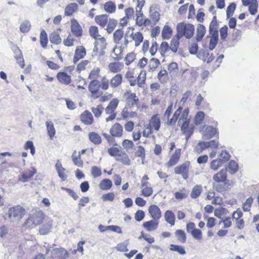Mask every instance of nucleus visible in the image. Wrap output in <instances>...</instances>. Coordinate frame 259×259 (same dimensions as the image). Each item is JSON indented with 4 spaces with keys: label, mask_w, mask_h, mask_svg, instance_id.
<instances>
[{
    "label": "nucleus",
    "mask_w": 259,
    "mask_h": 259,
    "mask_svg": "<svg viewBox=\"0 0 259 259\" xmlns=\"http://www.w3.org/2000/svg\"><path fill=\"white\" fill-rule=\"evenodd\" d=\"M18 53L19 54L15 57V58L17 60V63L19 64V66L22 68H23L25 66V64L22 52L19 49H18Z\"/></svg>",
    "instance_id": "obj_59"
},
{
    "label": "nucleus",
    "mask_w": 259,
    "mask_h": 259,
    "mask_svg": "<svg viewBox=\"0 0 259 259\" xmlns=\"http://www.w3.org/2000/svg\"><path fill=\"white\" fill-rule=\"evenodd\" d=\"M207 142H199L196 146V150L198 153H201L204 149L208 148Z\"/></svg>",
    "instance_id": "obj_55"
},
{
    "label": "nucleus",
    "mask_w": 259,
    "mask_h": 259,
    "mask_svg": "<svg viewBox=\"0 0 259 259\" xmlns=\"http://www.w3.org/2000/svg\"><path fill=\"white\" fill-rule=\"evenodd\" d=\"M102 174V171L100 168L96 166L92 167L91 168V175L94 178H97L101 176Z\"/></svg>",
    "instance_id": "obj_56"
},
{
    "label": "nucleus",
    "mask_w": 259,
    "mask_h": 259,
    "mask_svg": "<svg viewBox=\"0 0 259 259\" xmlns=\"http://www.w3.org/2000/svg\"><path fill=\"white\" fill-rule=\"evenodd\" d=\"M57 78L62 84H68L71 83V79L69 75L64 72H59L57 74Z\"/></svg>",
    "instance_id": "obj_23"
},
{
    "label": "nucleus",
    "mask_w": 259,
    "mask_h": 259,
    "mask_svg": "<svg viewBox=\"0 0 259 259\" xmlns=\"http://www.w3.org/2000/svg\"><path fill=\"white\" fill-rule=\"evenodd\" d=\"M164 218L165 221L171 226H174L175 225V215L171 210H168L165 211L164 213Z\"/></svg>",
    "instance_id": "obj_33"
},
{
    "label": "nucleus",
    "mask_w": 259,
    "mask_h": 259,
    "mask_svg": "<svg viewBox=\"0 0 259 259\" xmlns=\"http://www.w3.org/2000/svg\"><path fill=\"white\" fill-rule=\"evenodd\" d=\"M89 139L95 144H99L101 143V138L98 134L95 132H91L89 134Z\"/></svg>",
    "instance_id": "obj_42"
},
{
    "label": "nucleus",
    "mask_w": 259,
    "mask_h": 259,
    "mask_svg": "<svg viewBox=\"0 0 259 259\" xmlns=\"http://www.w3.org/2000/svg\"><path fill=\"white\" fill-rule=\"evenodd\" d=\"M218 134L217 130L212 126H207L203 131V137L205 139H209Z\"/></svg>",
    "instance_id": "obj_25"
},
{
    "label": "nucleus",
    "mask_w": 259,
    "mask_h": 259,
    "mask_svg": "<svg viewBox=\"0 0 259 259\" xmlns=\"http://www.w3.org/2000/svg\"><path fill=\"white\" fill-rule=\"evenodd\" d=\"M161 122L158 114H155L152 116L150 120L149 126L151 129L154 128L156 131H158L160 128Z\"/></svg>",
    "instance_id": "obj_16"
},
{
    "label": "nucleus",
    "mask_w": 259,
    "mask_h": 259,
    "mask_svg": "<svg viewBox=\"0 0 259 259\" xmlns=\"http://www.w3.org/2000/svg\"><path fill=\"white\" fill-rule=\"evenodd\" d=\"M148 211L150 215L154 220H157L161 217V212L160 209L156 205H151L149 207Z\"/></svg>",
    "instance_id": "obj_13"
},
{
    "label": "nucleus",
    "mask_w": 259,
    "mask_h": 259,
    "mask_svg": "<svg viewBox=\"0 0 259 259\" xmlns=\"http://www.w3.org/2000/svg\"><path fill=\"white\" fill-rule=\"evenodd\" d=\"M48 39L47 34L44 30H42L40 34V42L43 48H46L48 44Z\"/></svg>",
    "instance_id": "obj_47"
},
{
    "label": "nucleus",
    "mask_w": 259,
    "mask_h": 259,
    "mask_svg": "<svg viewBox=\"0 0 259 259\" xmlns=\"http://www.w3.org/2000/svg\"><path fill=\"white\" fill-rule=\"evenodd\" d=\"M122 127L118 123H115L111 127L110 133L112 136L121 137L122 134Z\"/></svg>",
    "instance_id": "obj_22"
},
{
    "label": "nucleus",
    "mask_w": 259,
    "mask_h": 259,
    "mask_svg": "<svg viewBox=\"0 0 259 259\" xmlns=\"http://www.w3.org/2000/svg\"><path fill=\"white\" fill-rule=\"evenodd\" d=\"M55 168L58 174L59 178L63 181H65L67 178V176L65 173L66 169L62 167V164L59 160L57 161L55 165Z\"/></svg>",
    "instance_id": "obj_21"
},
{
    "label": "nucleus",
    "mask_w": 259,
    "mask_h": 259,
    "mask_svg": "<svg viewBox=\"0 0 259 259\" xmlns=\"http://www.w3.org/2000/svg\"><path fill=\"white\" fill-rule=\"evenodd\" d=\"M146 79V72L145 71H141L137 78V84L140 88L143 87V84Z\"/></svg>",
    "instance_id": "obj_41"
},
{
    "label": "nucleus",
    "mask_w": 259,
    "mask_h": 259,
    "mask_svg": "<svg viewBox=\"0 0 259 259\" xmlns=\"http://www.w3.org/2000/svg\"><path fill=\"white\" fill-rule=\"evenodd\" d=\"M53 221L51 219L48 220L46 223L41 225L39 228V233L41 235L48 234L52 229Z\"/></svg>",
    "instance_id": "obj_12"
},
{
    "label": "nucleus",
    "mask_w": 259,
    "mask_h": 259,
    "mask_svg": "<svg viewBox=\"0 0 259 259\" xmlns=\"http://www.w3.org/2000/svg\"><path fill=\"white\" fill-rule=\"evenodd\" d=\"M169 249L178 252L181 255H184L186 253L185 248L181 245L171 244Z\"/></svg>",
    "instance_id": "obj_45"
},
{
    "label": "nucleus",
    "mask_w": 259,
    "mask_h": 259,
    "mask_svg": "<svg viewBox=\"0 0 259 259\" xmlns=\"http://www.w3.org/2000/svg\"><path fill=\"white\" fill-rule=\"evenodd\" d=\"M101 87V84L99 80L94 79L91 81L89 85V90L91 92L93 97L97 98L100 95L99 93V89Z\"/></svg>",
    "instance_id": "obj_7"
},
{
    "label": "nucleus",
    "mask_w": 259,
    "mask_h": 259,
    "mask_svg": "<svg viewBox=\"0 0 259 259\" xmlns=\"http://www.w3.org/2000/svg\"><path fill=\"white\" fill-rule=\"evenodd\" d=\"M144 37L141 32H134V28L128 27L124 34V39L122 45L123 47H127V45L133 41L135 42V46H139L143 41Z\"/></svg>",
    "instance_id": "obj_1"
},
{
    "label": "nucleus",
    "mask_w": 259,
    "mask_h": 259,
    "mask_svg": "<svg viewBox=\"0 0 259 259\" xmlns=\"http://www.w3.org/2000/svg\"><path fill=\"white\" fill-rule=\"evenodd\" d=\"M31 27V24L28 20H25L21 24L20 30L22 33H26L29 31Z\"/></svg>",
    "instance_id": "obj_50"
},
{
    "label": "nucleus",
    "mask_w": 259,
    "mask_h": 259,
    "mask_svg": "<svg viewBox=\"0 0 259 259\" xmlns=\"http://www.w3.org/2000/svg\"><path fill=\"white\" fill-rule=\"evenodd\" d=\"M224 164L223 161L218 158L211 162L210 167L211 169L216 170Z\"/></svg>",
    "instance_id": "obj_48"
},
{
    "label": "nucleus",
    "mask_w": 259,
    "mask_h": 259,
    "mask_svg": "<svg viewBox=\"0 0 259 259\" xmlns=\"http://www.w3.org/2000/svg\"><path fill=\"white\" fill-rule=\"evenodd\" d=\"M122 50L120 47L115 48L113 51V53L114 54L115 57H113V59L115 61H119L123 58L122 54Z\"/></svg>",
    "instance_id": "obj_49"
},
{
    "label": "nucleus",
    "mask_w": 259,
    "mask_h": 259,
    "mask_svg": "<svg viewBox=\"0 0 259 259\" xmlns=\"http://www.w3.org/2000/svg\"><path fill=\"white\" fill-rule=\"evenodd\" d=\"M78 9V5L76 3H73L68 5L65 9V15L66 16H71Z\"/></svg>",
    "instance_id": "obj_29"
},
{
    "label": "nucleus",
    "mask_w": 259,
    "mask_h": 259,
    "mask_svg": "<svg viewBox=\"0 0 259 259\" xmlns=\"http://www.w3.org/2000/svg\"><path fill=\"white\" fill-rule=\"evenodd\" d=\"M25 213V209L20 205H17L10 207L7 214L11 222L18 223L22 219Z\"/></svg>",
    "instance_id": "obj_3"
},
{
    "label": "nucleus",
    "mask_w": 259,
    "mask_h": 259,
    "mask_svg": "<svg viewBox=\"0 0 259 259\" xmlns=\"http://www.w3.org/2000/svg\"><path fill=\"white\" fill-rule=\"evenodd\" d=\"M123 77L121 74H116L111 78L110 81V85L113 88L119 87L122 82Z\"/></svg>",
    "instance_id": "obj_24"
},
{
    "label": "nucleus",
    "mask_w": 259,
    "mask_h": 259,
    "mask_svg": "<svg viewBox=\"0 0 259 259\" xmlns=\"http://www.w3.org/2000/svg\"><path fill=\"white\" fill-rule=\"evenodd\" d=\"M206 33V28L202 24H198L196 29V40L199 42L202 40L203 37Z\"/></svg>",
    "instance_id": "obj_26"
},
{
    "label": "nucleus",
    "mask_w": 259,
    "mask_h": 259,
    "mask_svg": "<svg viewBox=\"0 0 259 259\" xmlns=\"http://www.w3.org/2000/svg\"><path fill=\"white\" fill-rule=\"evenodd\" d=\"M95 21L101 27H104L108 22V16L106 14L97 16L95 17Z\"/></svg>",
    "instance_id": "obj_36"
},
{
    "label": "nucleus",
    "mask_w": 259,
    "mask_h": 259,
    "mask_svg": "<svg viewBox=\"0 0 259 259\" xmlns=\"http://www.w3.org/2000/svg\"><path fill=\"white\" fill-rule=\"evenodd\" d=\"M116 160L122 162L123 164L127 165L131 164V160L128 155L124 151H121L115 158Z\"/></svg>",
    "instance_id": "obj_28"
},
{
    "label": "nucleus",
    "mask_w": 259,
    "mask_h": 259,
    "mask_svg": "<svg viewBox=\"0 0 259 259\" xmlns=\"http://www.w3.org/2000/svg\"><path fill=\"white\" fill-rule=\"evenodd\" d=\"M112 186V181L109 179H104L101 181L99 184V187L103 190L110 189Z\"/></svg>",
    "instance_id": "obj_37"
},
{
    "label": "nucleus",
    "mask_w": 259,
    "mask_h": 259,
    "mask_svg": "<svg viewBox=\"0 0 259 259\" xmlns=\"http://www.w3.org/2000/svg\"><path fill=\"white\" fill-rule=\"evenodd\" d=\"M182 108L180 107L174 113L172 118L169 122V124L170 125H174L177 121L179 117L180 116Z\"/></svg>",
    "instance_id": "obj_52"
},
{
    "label": "nucleus",
    "mask_w": 259,
    "mask_h": 259,
    "mask_svg": "<svg viewBox=\"0 0 259 259\" xmlns=\"http://www.w3.org/2000/svg\"><path fill=\"white\" fill-rule=\"evenodd\" d=\"M253 198L252 197H249L246 199L242 207L244 211H249L250 210Z\"/></svg>",
    "instance_id": "obj_60"
},
{
    "label": "nucleus",
    "mask_w": 259,
    "mask_h": 259,
    "mask_svg": "<svg viewBox=\"0 0 259 259\" xmlns=\"http://www.w3.org/2000/svg\"><path fill=\"white\" fill-rule=\"evenodd\" d=\"M207 38L209 39V42L208 45V48L210 51L213 50L216 45H217L219 40V33H213V34H208L206 36Z\"/></svg>",
    "instance_id": "obj_15"
},
{
    "label": "nucleus",
    "mask_w": 259,
    "mask_h": 259,
    "mask_svg": "<svg viewBox=\"0 0 259 259\" xmlns=\"http://www.w3.org/2000/svg\"><path fill=\"white\" fill-rule=\"evenodd\" d=\"M136 113L135 112H132L131 113H128L126 108H124L122 112L121 115L124 119H128L130 118L133 117L136 115Z\"/></svg>",
    "instance_id": "obj_63"
},
{
    "label": "nucleus",
    "mask_w": 259,
    "mask_h": 259,
    "mask_svg": "<svg viewBox=\"0 0 259 259\" xmlns=\"http://www.w3.org/2000/svg\"><path fill=\"white\" fill-rule=\"evenodd\" d=\"M89 32L91 36L95 39L98 38L100 35L98 34V28L96 26H92L90 27Z\"/></svg>",
    "instance_id": "obj_57"
},
{
    "label": "nucleus",
    "mask_w": 259,
    "mask_h": 259,
    "mask_svg": "<svg viewBox=\"0 0 259 259\" xmlns=\"http://www.w3.org/2000/svg\"><path fill=\"white\" fill-rule=\"evenodd\" d=\"M204 118V114L202 111H199L195 115L194 123L198 125L201 123Z\"/></svg>",
    "instance_id": "obj_58"
},
{
    "label": "nucleus",
    "mask_w": 259,
    "mask_h": 259,
    "mask_svg": "<svg viewBox=\"0 0 259 259\" xmlns=\"http://www.w3.org/2000/svg\"><path fill=\"white\" fill-rule=\"evenodd\" d=\"M126 101L129 106L133 107L138 105L139 98L135 93H131L127 97Z\"/></svg>",
    "instance_id": "obj_32"
},
{
    "label": "nucleus",
    "mask_w": 259,
    "mask_h": 259,
    "mask_svg": "<svg viewBox=\"0 0 259 259\" xmlns=\"http://www.w3.org/2000/svg\"><path fill=\"white\" fill-rule=\"evenodd\" d=\"M230 156L226 151H223L219 155V158L225 163L230 159Z\"/></svg>",
    "instance_id": "obj_61"
},
{
    "label": "nucleus",
    "mask_w": 259,
    "mask_h": 259,
    "mask_svg": "<svg viewBox=\"0 0 259 259\" xmlns=\"http://www.w3.org/2000/svg\"><path fill=\"white\" fill-rule=\"evenodd\" d=\"M202 188L200 185H197L194 187L191 193V197L195 199L199 196L202 192Z\"/></svg>",
    "instance_id": "obj_40"
},
{
    "label": "nucleus",
    "mask_w": 259,
    "mask_h": 259,
    "mask_svg": "<svg viewBox=\"0 0 259 259\" xmlns=\"http://www.w3.org/2000/svg\"><path fill=\"white\" fill-rule=\"evenodd\" d=\"M48 134L50 138L52 140L56 134V130L53 123L51 121H47L46 122Z\"/></svg>",
    "instance_id": "obj_31"
},
{
    "label": "nucleus",
    "mask_w": 259,
    "mask_h": 259,
    "mask_svg": "<svg viewBox=\"0 0 259 259\" xmlns=\"http://www.w3.org/2000/svg\"><path fill=\"white\" fill-rule=\"evenodd\" d=\"M50 41L54 44L58 45L61 42V38L60 35L56 33H52L50 36Z\"/></svg>",
    "instance_id": "obj_51"
},
{
    "label": "nucleus",
    "mask_w": 259,
    "mask_h": 259,
    "mask_svg": "<svg viewBox=\"0 0 259 259\" xmlns=\"http://www.w3.org/2000/svg\"><path fill=\"white\" fill-rule=\"evenodd\" d=\"M124 34L122 29L116 30L113 33L114 42L117 44H120L123 37H124Z\"/></svg>",
    "instance_id": "obj_34"
},
{
    "label": "nucleus",
    "mask_w": 259,
    "mask_h": 259,
    "mask_svg": "<svg viewBox=\"0 0 259 259\" xmlns=\"http://www.w3.org/2000/svg\"><path fill=\"white\" fill-rule=\"evenodd\" d=\"M36 172L37 169L34 167L26 168L19 176L18 181L23 183L27 182Z\"/></svg>",
    "instance_id": "obj_5"
},
{
    "label": "nucleus",
    "mask_w": 259,
    "mask_h": 259,
    "mask_svg": "<svg viewBox=\"0 0 259 259\" xmlns=\"http://www.w3.org/2000/svg\"><path fill=\"white\" fill-rule=\"evenodd\" d=\"M194 26L190 23H179L177 26V35L181 38L185 36L187 39L192 38L194 34Z\"/></svg>",
    "instance_id": "obj_2"
},
{
    "label": "nucleus",
    "mask_w": 259,
    "mask_h": 259,
    "mask_svg": "<svg viewBox=\"0 0 259 259\" xmlns=\"http://www.w3.org/2000/svg\"><path fill=\"white\" fill-rule=\"evenodd\" d=\"M85 55V49L83 46H77L73 59L74 63H76L79 59L83 58Z\"/></svg>",
    "instance_id": "obj_11"
},
{
    "label": "nucleus",
    "mask_w": 259,
    "mask_h": 259,
    "mask_svg": "<svg viewBox=\"0 0 259 259\" xmlns=\"http://www.w3.org/2000/svg\"><path fill=\"white\" fill-rule=\"evenodd\" d=\"M181 38L179 37L177 34L172 38L170 41V46L169 49L174 52L176 53L178 51V48L180 44V39Z\"/></svg>",
    "instance_id": "obj_35"
},
{
    "label": "nucleus",
    "mask_w": 259,
    "mask_h": 259,
    "mask_svg": "<svg viewBox=\"0 0 259 259\" xmlns=\"http://www.w3.org/2000/svg\"><path fill=\"white\" fill-rule=\"evenodd\" d=\"M80 120L85 124H91L93 122L94 118L92 114L85 110L81 114Z\"/></svg>",
    "instance_id": "obj_17"
},
{
    "label": "nucleus",
    "mask_w": 259,
    "mask_h": 259,
    "mask_svg": "<svg viewBox=\"0 0 259 259\" xmlns=\"http://www.w3.org/2000/svg\"><path fill=\"white\" fill-rule=\"evenodd\" d=\"M172 29L169 26L165 25L162 31V36L163 39H168L171 36Z\"/></svg>",
    "instance_id": "obj_46"
},
{
    "label": "nucleus",
    "mask_w": 259,
    "mask_h": 259,
    "mask_svg": "<svg viewBox=\"0 0 259 259\" xmlns=\"http://www.w3.org/2000/svg\"><path fill=\"white\" fill-rule=\"evenodd\" d=\"M178 66L177 63L171 62L168 66V71L170 76L172 78L177 75L178 73Z\"/></svg>",
    "instance_id": "obj_30"
},
{
    "label": "nucleus",
    "mask_w": 259,
    "mask_h": 259,
    "mask_svg": "<svg viewBox=\"0 0 259 259\" xmlns=\"http://www.w3.org/2000/svg\"><path fill=\"white\" fill-rule=\"evenodd\" d=\"M222 223H223L224 228H228L232 225V222L231 218L229 217H224L220 222L219 224L220 225Z\"/></svg>",
    "instance_id": "obj_62"
},
{
    "label": "nucleus",
    "mask_w": 259,
    "mask_h": 259,
    "mask_svg": "<svg viewBox=\"0 0 259 259\" xmlns=\"http://www.w3.org/2000/svg\"><path fill=\"white\" fill-rule=\"evenodd\" d=\"M157 78L161 83H166L169 79L167 71L164 68L161 69L157 75Z\"/></svg>",
    "instance_id": "obj_27"
},
{
    "label": "nucleus",
    "mask_w": 259,
    "mask_h": 259,
    "mask_svg": "<svg viewBox=\"0 0 259 259\" xmlns=\"http://www.w3.org/2000/svg\"><path fill=\"white\" fill-rule=\"evenodd\" d=\"M158 221L152 220L144 223L143 226L148 231L151 232L155 230L158 228Z\"/></svg>",
    "instance_id": "obj_19"
},
{
    "label": "nucleus",
    "mask_w": 259,
    "mask_h": 259,
    "mask_svg": "<svg viewBox=\"0 0 259 259\" xmlns=\"http://www.w3.org/2000/svg\"><path fill=\"white\" fill-rule=\"evenodd\" d=\"M236 5L234 3H232L229 5L227 8L226 14L228 18L232 16L236 9Z\"/></svg>",
    "instance_id": "obj_54"
},
{
    "label": "nucleus",
    "mask_w": 259,
    "mask_h": 259,
    "mask_svg": "<svg viewBox=\"0 0 259 259\" xmlns=\"http://www.w3.org/2000/svg\"><path fill=\"white\" fill-rule=\"evenodd\" d=\"M105 11L109 13H113L116 10V6L115 4L111 2H107L104 4Z\"/></svg>",
    "instance_id": "obj_43"
},
{
    "label": "nucleus",
    "mask_w": 259,
    "mask_h": 259,
    "mask_svg": "<svg viewBox=\"0 0 259 259\" xmlns=\"http://www.w3.org/2000/svg\"><path fill=\"white\" fill-rule=\"evenodd\" d=\"M176 236L180 242L185 243L186 241V235L185 232L182 230H177L175 232Z\"/></svg>",
    "instance_id": "obj_44"
},
{
    "label": "nucleus",
    "mask_w": 259,
    "mask_h": 259,
    "mask_svg": "<svg viewBox=\"0 0 259 259\" xmlns=\"http://www.w3.org/2000/svg\"><path fill=\"white\" fill-rule=\"evenodd\" d=\"M100 69L99 68L94 69L90 73L89 78L93 80L97 79L99 76Z\"/></svg>",
    "instance_id": "obj_64"
},
{
    "label": "nucleus",
    "mask_w": 259,
    "mask_h": 259,
    "mask_svg": "<svg viewBox=\"0 0 259 259\" xmlns=\"http://www.w3.org/2000/svg\"><path fill=\"white\" fill-rule=\"evenodd\" d=\"M181 151L180 149H177L176 150L175 153L171 156L169 160L166 163L167 167H171L178 162L181 155Z\"/></svg>",
    "instance_id": "obj_18"
},
{
    "label": "nucleus",
    "mask_w": 259,
    "mask_h": 259,
    "mask_svg": "<svg viewBox=\"0 0 259 259\" xmlns=\"http://www.w3.org/2000/svg\"><path fill=\"white\" fill-rule=\"evenodd\" d=\"M123 67L124 64L122 62H111L108 65V69L112 73L119 72L123 69Z\"/></svg>",
    "instance_id": "obj_14"
},
{
    "label": "nucleus",
    "mask_w": 259,
    "mask_h": 259,
    "mask_svg": "<svg viewBox=\"0 0 259 259\" xmlns=\"http://www.w3.org/2000/svg\"><path fill=\"white\" fill-rule=\"evenodd\" d=\"M52 257L66 259L69 257L68 252L63 248H55L52 251Z\"/></svg>",
    "instance_id": "obj_9"
},
{
    "label": "nucleus",
    "mask_w": 259,
    "mask_h": 259,
    "mask_svg": "<svg viewBox=\"0 0 259 259\" xmlns=\"http://www.w3.org/2000/svg\"><path fill=\"white\" fill-rule=\"evenodd\" d=\"M117 24V22L116 20L110 19L108 22V25L106 29L107 31L109 33H111L115 28Z\"/></svg>",
    "instance_id": "obj_53"
},
{
    "label": "nucleus",
    "mask_w": 259,
    "mask_h": 259,
    "mask_svg": "<svg viewBox=\"0 0 259 259\" xmlns=\"http://www.w3.org/2000/svg\"><path fill=\"white\" fill-rule=\"evenodd\" d=\"M227 171L226 168L222 169L213 176V180L217 182H225L226 183V182L227 181Z\"/></svg>",
    "instance_id": "obj_20"
},
{
    "label": "nucleus",
    "mask_w": 259,
    "mask_h": 259,
    "mask_svg": "<svg viewBox=\"0 0 259 259\" xmlns=\"http://www.w3.org/2000/svg\"><path fill=\"white\" fill-rule=\"evenodd\" d=\"M160 65V61L158 59L152 58L150 60L148 68L149 71L153 72Z\"/></svg>",
    "instance_id": "obj_39"
},
{
    "label": "nucleus",
    "mask_w": 259,
    "mask_h": 259,
    "mask_svg": "<svg viewBox=\"0 0 259 259\" xmlns=\"http://www.w3.org/2000/svg\"><path fill=\"white\" fill-rule=\"evenodd\" d=\"M190 165V162L189 161H186L182 164L176 166L175 168V172L176 174L181 175L183 179L187 180L188 178Z\"/></svg>",
    "instance_id": "obj_6"
},
{
    "label": "nucleus",
    "mask_w": 259,
    "mask_h": 259,
    "mask_svg": "<svg viewBox=\"0 0 259 259\" xmlns=\"http://www.w3.org/2000/svg\"><path fill=\"white\" fill-rule=\"evenodd\" d=\"M29 216L31 217L34 224V226L40 224L44 218V213L40 210H35L32 214H30Z\"/></svg>",
    "instance_id": "obj_10"
},
{
    "label": "nucleus",
    "mask_w": 259,
    "mask_h": 259,
    "mask_svg": "<svg viewBox=\"0 0 259 259\" xmlns=\"http://www.w3.org/2000/svg\"><path fill=\"white\" fill-rule=\"evenodd\" d=\"M71 30L72 33L76 37L81 36L82 33V28L75 19L71 20Z\"/></svg>",
    "instance_id": "obj_8"
},
{
    "label": "nucleus",
    "mask_w": 259,
    "mask_h": 259,
    "mask_svg": "<svg viewBox=\"0 0 259 259\" xmlns=\"http://www.w3.org/2000/svg\"><path fill=\"white\" fill-rule=\"evenodd\" d=\"M248 6L250 14L252 15H255L258 6L257 0H251Z\"/></svg>",
    "instance_id": "obj_38"
},
{
    "label": "nucleus",
    "mask_w": 259,
    "mask_h": 259,
    "mask_svg": "<svg viewBox=\"0 0 259 259\" xmlns=\"http://www.w3.org/2000/svg\"><path fill=\"white\" fill-rule=\"evenodd\" d=\"M118 103L119 100L117 99H113L109 102L108 105L106 108L105 113L106 114L109 115L106 118L107 122L113 120L115 118L116 114L115 113V110L117 107Z\"/></svg>",
    "instance_id": "obj_4"
}]
</instances>
